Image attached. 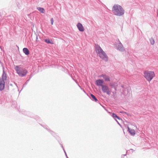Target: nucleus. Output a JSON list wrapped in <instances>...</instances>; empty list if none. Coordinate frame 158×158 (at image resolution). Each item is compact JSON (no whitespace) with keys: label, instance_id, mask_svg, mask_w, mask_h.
Instances as JSON below:
<instances>
[{"label":"nucleus","instance_id":"obj_26","mask_svg":"<svg viewBox=\"0 0 158 158\" xmlns=\"http://www.w3.org/2000/svg\"><path fill=\"white\" fill-rule=\"evenodd\" d=\"M80 88H81V89H82V90H83L84 91V92H85V91H84V89L82 88L81 87Z\"/></svg>","mask_w":158,"mask_h":158},{"label":"nucleus","instance_id":"obj_5","mask_svg":"<svg viewBox=\"0 0 158 158\" xmlns=\"http://www.w3.org/2000/svg\"><path fill=\"white\" fill-rule=\"evenodd\" d=\"M7 77L5 71L3 69L2 78H0V91L2 90L4 88L5 81L6 80Z\"/></svg>","mask_w":158,"mask_h":158},{"label":"nucleus","instance_id":"obj_1","mask_svg":"<svg viewBox=\"0 0 158 158\" xmlns=\"http://www.w3.org/2000/svg\"><path fill=\"white\" fill-rule=\"evenodd\" d=\"M95 51L99 56L106 62L108 61V57L106 53L103 51L100 46L95 44Z\"/></svg>","mask_w":158,"mask_h":158},{"label":"nucleus","instance_id":"obj_11","mask_svg":"<svg viewBox=\"0 0 158 158\" xmlns=\"http://www.w3.org/2000/svg\"><path fill=\"white\" fill-rule=\"evenodd\" d=\"M121 87L123 88V89H125L124 90H123V94L125 95L127 94L129 92L128 88L127 87H125L124 85H122Z\"/></svg>","mask_w":158,"mask_h":158},{"label":"nucleus","instance_id":"obj_15","mask_svg":"<svg viewBox=\"0 0 158 158\" xmlns=\"http://www.w3.org/2000/svg\"><path fill=\"white\" fill-rule=\"evenodd\" d=\"M110 86L112 88H114L115 89V90H116L117 85H116L114 83H110Z\"/></svg>","mask_w":158,"mask_h":158},{"label":"nucleus","instance_id":"obj_2","mask_svg":"<svg viewBox=\"0 0 158 158\" xmlns=\"http://www.w3.org/2000/svg\"><path fill=\"white\" fill-rule=\"evenodd\" d=\"M112 10L114 14L118 16H123L125 13L124 9L118 4H114L112 7Z\"/></svg>","mask_w":158,"mask_h":158},{"label":"nucleus","instance_id":"obj_23","mask_svg":"<svg viewBox=\"0 0 158 158\" xmlns=\"http://www.w3.org/2000/svg\"><path fill=\"white\" fill-rule=\"evenodd\" d=\"M50 21H51V25H52L53 24V22H54V20H53V18H51Z\"/></svg>","mask_w":158,"mask_h":158},{"label":"nucleus","instance_id":"obj_7","mask_svg":"<svg viewBox=\"0 0 158 158\" xmlns=\"http://www.w3.org/2000/svg\"><path fill=\"white\" fill-rule=\"evenodd\" d=\"M102 89L104 93H106L108 95L110 94L109 89L107 85H104L103 86H102Z\"/></svg>","mask_w":158,"mask_h":158},{"label":"nucleus","instance_id":"obj_27","mask_svg":"<svg viewBox=\"0 0 158 158\" xmlns=\"http://www.w3.org/2000/svg\"><path fill=\"white\" fill-rule=\"evenodd\" d=\"M116 121H117V122L118 123V124L119 125H120V123H118V122L117 120H116Z\"/></svg>","mask_w":158,"mask_h":158},{"label":"nucleus","instance_id":"obj_28","mask_svg":"<svg viewBox=\"0 0 158 158\" xmlns=\"http://www.w3.org/2000/svg\"><path fill=\"white\" fill-rule=\"evenodd\" d=\"M78 86H79V87L80 88H81V86L79 84H78Z\"/></svg>","mask_w":158,"mask_h":158},{"label":"nucleus","instance_id":"obj_3","mask_svg":"<svg viewBox=\"0 0 158 158\" xmlns=\"http://www.w3.org/2000/svg\"><path fill=\"white\" fill-rule=\"evenodd\" d=\"M15 69L19 76L21 77L25 76L28 73V71L25 69L16 66Z\"/></svg>","mask_w":158,"mask_h":158},{"label":"nucleus","instance_id":"obj_21","mask_svg":"<svg viewBox=\"0 0 158 158\" xmlns=\"http://www.w3.org/2000/svg\"><path fill=\"white\" fill-rule=\"evenodd\" d=\"M60 145H61V147H62V148H63V150H64V153H65V156H66V158H69L68 156H67V154H66V152H65V150H64V148L63 147V145L62 144H60Z\"/></svg>","mask_w":158,"mask_h":158},{"label":"nucleus","instance_id":"obj_30","mask_svg":"<svg viewBox=\"0 0 158 158\" xmlns=\"http://www.w3.org/2000/svg\"><path fill=\"white\" fill-rule=\"evenodd\" d=\"M31 78V76H30V77H29V79H30H30Z\"/></svg>","mask_w":158,"mask_h":158},{"label":"nucleus","instance_id":"obj_10","mask_svg":"<svg viewBox=\"0 0 158 158\" xmlns=\"http://www.w3.org/2000/svg\"><path fill=\"white\" fill-rule=\"evenodd\" d=\"M77 26L80 31L83 32L84 31V29L81 23H78L77 25Z\"/></svg>","mask_w":158,"mask_h":158},{"label":"nucleus","instance_id":"obj_13","mask_svg":"<svg viewBox=\"0 0 158 158\" xmlns=\"http://www.w3.org/2000/svg\"><path fill=\"white\" fill-rule=\"evenodd\" d=\"M128 131L132 135H134L135 134V131L134 130L131 129L128 127H127Z\"/></svg>","mask_w":158,"mask_h":158},{"label":"nucleus","instance_id":"obj_17","mask_svg":"<svg viewBox=\"0 0 158 158\" xmlns=\"http://www.w3.org/2000/svg\"><path fill=\"white\" fill-rule=\"evenodd\" d=\"M37 9L42 13H44L45 12V10L43 8L40 7H37Z\"/></svg>","mask_w":158,"mask_h":158},{"label":"nucleus","instance_id":"obj_20","mask_svg":"<svg viewBox=\"0 0 158 158\" xmlns=\"http://www.w3.org/2000/svg\"><path fill=\"white\" fill-rule=\"evenodd\" d=\"M47 126H45V127H44L46 129H47L53 135H54V133L52 131L50 130H48L47 128Z\"/></svg>","mask_w":158,"mask_h":158},{"label":"nucleus","instance_id":"obj_6","mask_svg":"<svg viewBox=\"0 0 158 158\" xmlns=\"http://www.w3.org/2000/svg\"><path fill=\"white\" fill-rule=\"evenodd\" d=\"M117 41L118 43H115V48L120 52H124L125 49L122 44L118 39Z\"/></svg>","mask_w":158,"mask_h":158},{"label":"nucleus","instance_id":"obj_9","mask_svg":"<svg viewBox=\"0 0 158 158\" xmlns=\"http://www.w3.org/2000/svg\"><path fill=\"white\" fill-rule=\"evenodd\" d=\"M99 77H102L105 79L106 81H110V77L109 76L106 75V74H102L99 76Z\"/></svg>","mask_w":158,"mask_h":158},{"label":"nucleus","instance_id":"obj_31","mask_svg":"<svg viewBox=\"0 0 158 158\" xmlns=\"http://www.w3.org/2000/svg\"><path fill=\"white\" fill-rule=\"evenodd\" d=\"M12 106L13 107H16L15 106H13V105H12Z\"/></svg>","mask_w":158,"mask_h":158},{"label":"nucleus","instance_id":"obj_18","mask_svg":"<svg viewBox=\"0 0 158 158\" xmlns=\"http://www.w3.org/2000/svg\"><path fill=\"white\" fill-rule=\"evenodd\" d=\"M112 116L114 119L116 120V118H117L119 120L121 119L115 113H113L112 114Z\"/></svg>","mask_w":158,"mask_h":158},{"label":"nucleus","instance_id":"obj_8","mask_svg":"<svg viewBox=\"0 0 158 158\" xmlns=\"http://www.w3.org/2000/svg\"><path fill=\"white\" fill-rule=\"evenodd\" d=\"M104 83V81L102 79H98L96 80L95 81V84L98 87H102V86L104 85H103Z\"/></svg>","mask_w":158,"mask_h":158},{"label":"nucleus","instance_id":"obj_14","mask_svg":"<svg viewBox=\"0 0 158 158\" xmlns=\"http://www.w3.org/2000/svg\"><path fill=\"white\" fill-rule=\"evenodd\" d=\"M90 95L91 97H90V98L92 100L95 102L98 101V99L94 95L92 94H90Z\"/></svg>","mask_w":158,"mask_h":158},{"label":"nucleus","instance_id":"obj_12","mask_svg":"<svg viewBox=\"0 0 158 158\" xmlns=\"http://www.w3.org/2000/svg\"><path fill=\"white\" fill-rule=\"evenodd\" d=\"M23 52L26 55H28L30 54V52L27 48H24L23 49Z\"/></svg>","mask_w":158,"mask_h":158},{"label":"nucleus","instance_id":"obj_29","mask_svg":"<svg viewBox=\"0 0 158 158\" xmlns=\"http://www.w3.org/2000/svg\"><path fill=\"white\" fill-rule=\"evenodd\" d=\"M13 103H14V104H16V102H13Z\"/></svg>","mask_w":158,"mask_h":158},{"label":"nucleus","instance_id":"obj_33","mask_svg":"<svg viewBox=\"0 0 158 158\" xmlns=\"http://www.w3.org/2000/svg\"><path fill=\"white\" fill-rule=\"evenodd\" d=\"M75 81H76V82L77 83V81H76L75 80Z\"/></svg>","mask_w":158,"mask_h":158},{"label":"nucleus","instance_id":"obj_25","mask_svg":"<svg viewBox=\"0 0 158 158\" xmlns=\"http://www.w3.org/2000/svg\"><path fill=\"white\" fill-rule=\"evenodd\" d=\"M0 64H1L2 66H3V63L1 62V60H0Z\"/></svg>","mask_w":158,"mask_h":158},{"label":"nucleus","instance_id":"obj_4","mask_svg":"<svg viewBox=\"0 0 158 158\" xmlns=\"http://www.w3.org/2000/svg\"><path fill=\"white\" fill-rule=\"evenodd\" d=\"M144 77L148 81H151L155 77V74L153 71L146 70L143 73Z\"/></svg>","mask_w":158,"mask_h":158},{"label":"nucleus","instance_id":"obj_19","mask_svg":"<svg viewBox=\"0 0 158 158\" xmlns=\"http://www.w3.org/2000/svg\"><path fill=\"white\" fill-rule=\"evenodd\" d=\"M150 44L152 45H153L155 43V41L152 37H151L149 40Z\"/></svg>","mask_w":158,"mask_h":158},{"label":"nucleus","instance_id":"obj_24","mask_svg":"<svg viewBox=\"0 0 158 158\" xmlns=\"http://www.w3.org/2000/svg\"><path fill=\"white\" fill-rule=\"evenodd\" d=\"M121 113H124L125 114H127V115H128V113L127 112H121Z\"/></svg>","mask_w":158,"mask_h":158},{"label":"nucleus","instance_id":"obj_32","mask_svg":"<svg viewBox=\"0 0 158 158\" xmlns=\"http://www.w3.org/2000/svg\"><path fill=\"white\" fill-rule=\"evenodd\" d=\"M126 154H125V155H123V156H126Z\"/></svg>","mask_w":158,"mask_h":158},{"label":"nucleus","instance_id":"obj_16","mask_svg":"<svg viewBox=\"0 0 158 158\" xmlns=\"http://www.w3.org/2000/svg\"><path fill=\"white\" fill-rule=\"evenodd\" d=\"M44 41L47 44H54L53 41L52 40L49 39H45L44 40Z\"/></svg>","mask_w":158,"mask_h":158},{"label":"nucleus","instance_id":"obj_22","mask_svg":"<svg viewBox=\"0 0 158 158\" xmlns=\"http://www.w3.org/2000/svg\"><path fill=\"white\" fill-rule=\"evenodd\" d=\"M29 80L30 79H29L28 80L26 81V82L23 84V87H25L26 85L27 84V83L28 82Z\"/></svg>","mask_w":158,"mask_h":158}]
</instances>
